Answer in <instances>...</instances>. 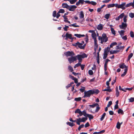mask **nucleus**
<instances>
[{"label":"nucleus","instance_id":"obj_48","mask_svg":"<svg viewBox=\"0 0 134 134\" xmlns=\"http://www.w3.org/2000/svg\"><path fill=\"white\" fill-rule=\"evenodd\" d=\"M65 12L64 9H60L59 10L58 12L59 13H63Z\"/></svg>","mask_w":134,"mask_h":134},{"label":"nucleus","instance_id":"obj_26","mask_svg":"<svg viewBox=\"0 0 134 134\" xmlns=\"http://www.w3.org/2000/svg\"><path fill=\"white\" fill-rule=\"evenodd\" d=\"M67 124L71 127H72L75 125V124L72 122H68L66 123Z\"/></svg>","mask_w":134,"mask_h":134},{"label":"nucleus","instance_id":"obj_55","mask_svg":"<svg viewBox=\"0 0 134 134\" xmlns=\"http://www.w3.org/2000/svg\"><path fill=\"white\" fill-rule=\"evenodd\" d=\"M112 104V102L111 101H110L108 103L107 105L108 107H109Z\"/></svg>","mask_w":134,"mask_h":134},{"label":"nucleus","instance_id":"obj_38","mask_svg":"<svg viewBox=\"0 0 134 134\" xmlns=\"http://www.w3.org/2000/svg\"><path fill=\"white\" fill-rule=\"evenodd\" d=\"M125 32V31L123 30H121L120 31H119L120 34L121 35V36H123L124 35V33Z\"/></svg>","mask_w":134,"mask_h":134},{"label":"nucleus","instance_id":"obj_44","mask_svg":"<svg viewBox=\"0 0 134 134\" xmlns=\"http://www.w3.org/2000/svg\"><path fill=\"white\" fill-rule=\"evenodd\" d=\"M110 53L111 54H116V50H111L110 51Z\"/></svg>","mask_w":134,"mask_h":134},{"label":"nucleus","instance_id":"obj_28","mask_svg":"<svg viewBox=\"0 0 134 134\" xmlns=\"http://www.w3.org/2000/svg\"><path fill=\"white\" fill-rule=\"evenodd\" d=\"M117 44V43L116 42H114L111 43L110 45V48H112L113 46H115Z\"/></svg>","mask_w":134,"mask_h":134},{"label":"nucleus","instance_id":"obj_37","mask_svg":"<svg viewBox=\"0 0 134 134\" xmlns=\"http://www.w3.org/2000/svg\"><path fill=\"white\" fill-rule=\"evenodd\" d=\"M121 125L120 123L119 122H118L117 123L116 127L118 129L120 128Z\"/></svg>","mask_w":134,"mask_h":134},{"label":"nucleus","instance_id":"obj_61","mask_svg":"<svg viewBox=\"0 0 134 134\" xmlns=\"http://www.w3.org/2000/svg\"><path fill=\"white\" fill-rule=\"evenodd\" d=\"M82 70H83L85 67V65L83 64L81 65H80Z\"/></svg>","mask_w":134,"mask_h":134},{"label":"nucleus","instance_id":"obj_60","mask_svg":"<svg viewBox=\"0 0 134 134\" xmlns=\"http://www.w3.org/2000/svg\"><path fill=\"white\" fill-rule=\"evenodd\" d=\"M56 15V11H54L53 13V16L54 17H55Z\"/></svg>","mask_w":134,"mask_h":134},{"label":"nucleus","instance_id":"obj_51","mask_svg":"<svg viewBox=\"0 0 134 134\" xmlns=\"http://www.w3.org/2000/svg\"><path fill=\"white\" fill-rule=\"evenodd\" d=\"M69 27L68 26L65 25V27L63 28L64 30L65 31H67L68 30V29Z\"/></svg>","mask_w":134,"mask_h":134},{"label":"nucleus","instance_id":"obj_54","mask_svg":"<svg viewBox=\"0 0 134 134\" xmlns=\"http://www.w3.org/2000/svg\"><path fill=\"white\" fill-rule=\"evenodd\" d=\"M90 4H91L93 5H95L97 3L94 2L92 1L90 2Z\"/></svg>","mask_w":134,"mask_h":134},{"label":"nucleus","instance_id":"obj_42","mask_svg":"<svg viewBox=\"0 0 134 134\" xmlns=\"http://www.w3.org/2000/svg\"><path fill=\"white\" fill-rule=\"evenodd\" d=\"M68 68V70L70 71V72H72L73 71L72 67L70 66H69Z\"/></svg>","mask_w":134,"mask_h":134},{"label":"nucleus","instance_id":"obj_22","mask_svg":"<svg viewBox=\"0 0 134 134\" xmlns=\"http://www.w3.org/2000/svg\"><path fill=\"white\" fill-rule=\"evenodd\" d=\"M124 48L125 47L124 46L119 47V46H117L116 47V49H119L120 50H123Z\"/></svg>","mask_w":134,"mask_h":134},{"label":"nucleus","instance_id":"obj_32","mask_svg":"<svg viewBox=\"0 0 134 134\" xmlns=\"http://www.w3.org/2000/svg\"><path fill=\"white\" fill-rule=\"evenodd\" d=\"M110 15V14H107L105 15L104 17L106 19H108L109 18Z\"/></svg>","mask_w":134,"mask_h":134},{"label":"nucleus","instance_id":"obj_34","mask_svg":"<svg viewBox=\"0 0 134 134\" xmlns=\"http://www.w3.org/2000/svg\"><path fill=\"white\" fill-rule=\"evenodd\" d=\"M108 53L104 52L103 54V59H105L107 57Z\"/></svg>","mask_w":134,"mask_h":134},{"label":"nucleus","instance_id":"obj_29","mask_svg":"<svg viewBox=\"0 0 134 134\" xmlns=\"http://www.w3.org/2000/svg\"><path fill=\"white\" fill-rule=\"evenodd\" d=\"M79 119L80 120L81 122H84L87 119L86 118L84 117L83 118L81 119L80 118H79Z\"/></svg>","mask_w":134,"mask_h":134},{"label":"nucleus","instance_id":"obj_31","mask_svg":"<svg viewBox=\"0 0 134 134\" xmlns=\"http://www.w3.org/2000/svg\"><path fill=\"white\" fill-rule=\"evenodd\" d=\"M97 105H98V104L97 103H95L94 104H93L92 105H89V106L90 107L92 108H93Z\"/></svg>","mask_w":134,"mask_h":134},{"label":"nucleus","instance_id":"obj_49","mask_svg":"<svg viewBox=\"0 0 134 134\" xmlns=\"http://www.w3.org/2000/svg\"><path fill=\"white\" fill-rule=\"evenodd\" d=\"M129 102H132L134 101V98L131 97L129 99Z\"/></svg>","mask_w":134,"mask_h":134},{"label":"nucleus","instance_id":"obj_18","mask_svg":"<svg viewBox=\"0 0 134 134\" xmlns=\"http://www.w3.org/2000/svg\"><path fill=\"white\" fill-rule=\"evenodd\" d=\"M119 67L120 68L123 69L124 68H127L126 66L124 63H122L121 65H119Z\"/></svg>","mask_w":134,"mask_h":134},{"label":"nucleus","instance_id":"obj_16","mask_svg":"<svg viewBox=\"0 0 134 134\" xmlns=\"http://www.w3.org/2000/svg\"><path fill=\"white\" fill-rule=\"evenodd\" d=\"M77 38H80L81 37H83L85 36L84 35H81L80 34H75L74 35Z\"/></svg>","mask_w":134,"mask_h":134},{"label":"nucleus","instance_id":"obj_64","mask_svg":"<svg viewBox=\"0 0 134 134\" xmlns=\"http://www.w3.org/2000/svg\"><path fill=\"white\" fill-rule=\"evenodd\" d=\"M122 38L123 39L125 40H126L127 39V38L126 36H124L122 37Z\"/></svg>","mask_w":134,"mask_h":134},{"label":"nucleus","instance_id":"obj_20","mask_svg":"<svg viewBox=\"0 0 134 134\" xmlns=\"http://www.w3.org/2000/svg\"><path fill=\"white\" fill-rule=\"evenodd\" d=\"M86 116L88 117L89 119L90 120H91V119H93V115L91 114H86Z\"/></svg>","mask_w":134,"mask_h":134},{"label":"nucleus","instance_id":"obj_62","mask_svg":"<svg viewBox=\"0 0 134 134\" xmlns=\"http://www.w3.org/2000/svg\"><path fill=\"white\" fill-rule=\"evenodd\" d=\"M90 126V124L88 122H87L85 125V127H87Z\"/></svg>","mask_w":134,"mask_h":134},{"label":"nucleus","instance_id":"obj_17","mask_svg":"<svg viewBox=\"0 0 134 134\" xmlns=\"http://www.w3.org/2000/svg\"><path fill=\"white\" fill-rule=\"evenodd\" d=\"M84 14L83 11H81L79 14V17L80 19H82L84 18Z\"/></svg>","mask_w":134,"mask_h":134},{"label":"nucleus","instance_id":"obj_40","mask_svg":"<svg viewBox=\"0 0 134 134\" xmlns=\"http://www.w3.org/2000/svg\"><path fill=\"white\" fill-rule=\"evenodd\" d=\"M96 106V108L95 111L96 112H97L99 111V110L100 109V107L99 106V105H98H98H97Z\"/></svg>","mask_w":134,"mask_h":134},{"label":"nucleus","instance_id":"obj_5","mask_svg":"<svg viewBox=\"0 0 134 134\" xmlns=\"http://www.w3.org/2000/svg\"><path fill=\"white\" fill-rule=\"evenodd\" d=\"M82 43H80L79 42H77L73 44V45L75 47L78 46L81 49H84L85 47V44L82 45Z\"/></svg>","mask_w":134,"mask_h":134},{"label":"nucleus","instance_id":"obj_2","mask_svg":"<svg viewBox=\"0 0 134 134\" xmlns=\"http://www.w3.org/2000/svg\"><path fill=\"white\" fill-rule=\"evenodd\" d=\"M94 93V91L92 90H89L87 91L84 92V95L83 96L84 98L89 97L91 95L93 94Z\"/></svg>","mask_w":134,"mask_h":134},{"label":"nucleus","instance_id":"obj_14","mask_svg":"<svg viewBox=\"0 0 134 134\" xmlns=\"http://www.w3.org/2000/svg\"><path fill=\"white\" fill-rule=\"evenodd\" d=\"M69 5L66 3H63L62 4V7L63 8H66L68 9Z\"/></svg>","mask_w":134,"mask_h":134},{"label":"nucleus","instance_id":"obj_47","mask_svg":"<svg viewBox=\"0 0 134 134\" xmlns=\"http://www.w3.org/2000/svg\"><path fill=\"white\" fill-rule=\"evenodd\" d=\"M118 114L121 113L122 114H123V110H122L120 109H119L118 110Z\"/></svg>","mask_w":134,"mask_h":134},{"label":"nucleus","instance_id":"obj_7","mask_svg":"<svg viewBox=\"0 0 134 134\" xmlns=\"http://www.w3.org/2000/svg\"><path fill=\"white\" fill-rule=\"evenodd\" d=\"M77 8V7L75 5H69L68 9L71 11H74Z\"/></svg>","mask_w":134,"mask_h":134},{"label":"nucleus","instance_id":"obj_45","mask_svg":"<svg viewBox=\"0 0 134 134\" xmlns=\"http://www.w3.org/2000/svg\"><path fill=\"white\" fill-rule=\"evenodd\" d=\"M130 36L132 38H134V32L132 31H131L130 32Z\"/></svg>","mask_w":134,"mask_h":134},{"label":"nucleus","instance_id":"obj_13","mask_svg":"<svg viewBox=\"0 0 134 134\" xmlns=\"http://www.w3.org/2000/svg\"><path fill=\"white\" fill-rule=\"evenodd\" d=\"M130 6H132L133 7H134V0L133 1V2H131L126 4L125 5V7H128Z\"/></svg>","mask_w":134,"mask_h":134},{"label":"nucleus","instance_id":"obj_53","mask_svg":"<svg viewBox=\"0 0 134 134\" xmlns=\"http://www.w3.org/2000/svg\"><path fill=\"white\" fill-rule=\"evenodd\" d=\"M88 73L90 75H92L93 74V71L92 70H89L88 71Z\"/></svg>","mask_w":134,"mask_h":134},{"label":"nucleus","instance_id":"obj_3","mask_svg":"<svg viewBox=\"0 0 134 134\" xmlns=\"http://www.w3.org/2000/svg\"><path fill=\"white\" fill-rule=\"evenodd\" d=\"M77 58L78 60H79V62L81 63L82 60V58L87 57V56L86 54L84 53L82 54H78L77 56H75Z\"/></svg>","mask_w":134,"mask_h":134},{"label":"nucleus","instance_id":"obj_63","mask_svg":"<svg viewBox=\"0 0 134 134\" xmlns=\"http://www.w3.org/2000/svg\"><path fill=\"white\" fill-rule=\"evenodd\" d=\"M105 130H103L100 131L98 132V133L99 134H102L104 133L105 132Z\"/></svg>","mask_w":134,"mask_h":134},{"label":"nucleus","instance_id":"obj_21","mask_svg":"<svg viewBox=\"0 0 134 134\" xmlns=\"http://www.w3.org/2000/svg\"><path fill=\"white\" fill-rule=\"evenodd\" d=\"M124 70V73L121 75V77H124L126 75L127 71V68H125Z\"/></svg>","mask_w":134,"mask_h":134},{"label":"nucleus","instance_id":"obj_33","mask_svg":"<svg viewBox=\"0 0 134 134\" xmlns=\"http://www.w3.org/2000/svg\"><path fill=\"white\" fill-rule=\"evenodd\" d=\"M76 23H75L73 24L69 25V26H72L75 27H79V26L78 25H76Z\"/></svg>","mask_w":134,"mask_h":134},{"label":"nucleus","instance_id":"obj_15","mask_svg":"<svg viewBox=\"0 0 134 134\" xmlns=\"http://www.w3.org/2000/svg\"><path fill=\"white\" fill-rule=\"evenodd\" d=\"M97 28L98 30H102L103 28V26L101 24H100L98 25Z\"/></svg>","mask_w":134,"mask_h":134},{"label":"nucleus","instance_id":"obj_41","mask_svg":"<svg viewBox=\"0 0 134 134\" xmlns=\"http://www.w3.org/2000/svg\"><path fill=\"white\" fill-rule=\"evenodd\" d=\"M129 16L131 18L134 17V13H130L129 14Z\"/></svg>","mask_w":134,"mask_h":134},{"label":"nucleus","instance_id":"obj_58","mask_svg":"<svg viewBox=\"0 0 134 134\" xmlns=\"http://www.w3.org/2000/svg\"><path fill=\"white\" fill-rule=\"evenodd\" d=\"M80 111H81L79 109H77L75 111V113H79L80 112Z\"/></svg>","mask_w":134,"mask_h":134},{"label":"nucleus","instance_id":"obj_59","mask_svg":"<svg viewBox=\"0 0 134 134\" xmlns=\"http://www.w3.org/2000/svg\"><path fill=\"white\" fill-rule=\"evenodd\" d=\"M85 87H83L82 88H80V91L82 92H83L85 90Z\"/></svg>","mask_w":134,"mask_h":134},{"label":"nucleus","instance_id":"obj_8","mask_svg":"<svg viewBox=\"0 0 134 134\" xmlns=\"http://www.w3.org/2000/svg\"><path fill=\"white\" fill-rule=\"evenodd\" d=\"M68 60L70 64L72 62L74 61H76L77 60L76 57H71L68 58Z\"/></svg>","mask_w":134,"mask_h":134},{"label":"nucleus","instance_id":"obj_10","mask_svg":"<svg viewBox=\"0 0 134 134\" xmlns=\"http://www.w3.org/2000/svg\"><path fill=\"white\" fill-rule=\"evenodd\" d=\"M125 15V14L124 13H122L118 17H116L115 19L116 21H118L120 19H122Z\"/></svg>","mask_w":134,"mask_h":134},{"label":"nucleus","instance_id":"obj_50","mask_svg":"<svg viewBox=\"0 0 134 134\" xmlns=\"http://www.w3.org/2000/svg\"><path fill=\"white\" fill-rule=\"evenodd\" d=\"M86 21H93V20L92 19H91L89 18H88L86 19Z\"/></svg>","mask_w":134,"mask_h":134},{"label":"nucleus","instance_id":"obj_56","mask_svg":"<svg viewBox=\"0 0 134 134\" xmlns=\"http://www.w3.org/2000/svg\"><path fill=\"white\" fill-rule=\"evenodd\" d=\"M77 121L76 122V123L78 125H79L80 124V122H81L80 120L79 119H77Z\"/></svg>","mask_w":134,"mask_h":134},{"label":"nucleus","instance_id":"obj_35","mask_svg":"<svg viewBox=\"0 0 134 134\" xmlns=\"http://www.w3.org/2000/svg\"><path fill=\"white\" fill-rule=\"evenodd\" d=\"M107 88L105 89L104 90H103V91H107L109 92H110L111 91V90L110 88Z\"/></svg>","mask_w":134,"mask_h":134},{"label":"nucleus","instance_id":"obj_43","mask_svg":"<svg viewBox=\"0 0 134 134\" xmlns=\"http://www.w3.org/2000/svg\"><path fill=\"white\" fill-rule=\"evenodd\" d=\"M81 63H80V62H79L78 63L76 64L75 65V66H74V67L75 68H76V67H78L79 66H80L81 65Z\"/></svg>","mask_w":134,"mask_h":134},{"label":"nucleus","instance_id":"obj_25","mask_svg":"<svg viewBox=\"0 0 134 134\" xmlns=\"http://www.w3.org/2000/svg\"><path fill=\"white\" fill-rule=\"evenodd\" d=\"M116 97H118L119 96V90L118 89V88L117 87H116Z\"/></svg>","mask_w":134,"mask_h":134},{"label":"nucleus","instance_id":"obj_24","mask_svg":"<svg viewBox=\"0 0 134 134\" xmlns=\"http://www.w3.org/2000/svg\"><path fill=\"white\" fill-rule=\"evenodd\" d=\"M128 17V16L127 15H125L123 17V21L124 22V23H126V22H127V18Z\"/></svg>","mask_w":134,"mask_h":134},{"label":"nucleus","instance_id":"obj_27","mask_svg":"<svg viewBox=\"0 0 134 134\" xmlns=\"http://www.w3.org/2000/svg\"><path fill=\"white\" fill-rule=\"evenodd\" d=\"M77 0H69V2L71 4H74L77 1Z\"/></svg>","mask_w":134,"mask_h":134},{"label":"nucleus","instance_id":"obj_30","mask_svg":"<svg viewBox=\"0 0 134 134\" xmlns=\"http://www.w3.org/2000/svg\"><path fill=\"white\" fill-rule=\"evenodd\" d=\"M105 115L106 113H104L102 115V116L101 118H100V120L101 121H102L103 120Z\"/></svg>","mask_w":134,"mask_h":134},{"label":"nucleus","instance_id":"obj_1","mask_svg":"<svg viewBox=\"0 0 134 134\" xmlns=\"http://www.w3.org/2000/svg\"><path fill=\"white\" fill-rule=\"evenodd\" d=\"M98 39L101 41L100 43L103 44L104 42H106L108 40V37L105 34L103 33L102 35V36H98Z\"/></svg>","mask_w":134,"mask_h":134},{"label":"nucleus","instance_id":"obj_36","mask_svg":"<svg viewBox=\"0 0 134 134\" xmlns=\"http://www.w3.org/2000/svg\"><path fill=\"white\" fill-rule=\"evenodd\" d=\"M111 32L114 35H115V34H116L115 31L114 30V28H111Z\"/></svg>","mask_w":134,"mask_h":134},{"label":"nucleus","instance_id":"obj_6","mask_svg":"<svg viewBox=\"0 0 134 134\" xmlns=\"http://www.w3.org/2000/svg\"><path fill=\"white\" fill-rule=\"evenodd\" d=\"M64 54L67 57H72L75 55V54L72 52L68 51L64 53Z\"/></svg>","mask_w":134,"mask_h":134},{"label":"nucleus","instance_id":"obj_19","mask_svg":"<svg viewBox=\"0 0 134 134\" xmlns=\"http://www.w3.org/2000/svg\"><path fill=\"white\" fill-rule=\"evenodd\" d=\"M133 54L132 53H130L128 55V57L127 59V62L130 60V59L133 56Z\"/></svg>","mask_w":134,"mask_h":134},{"label":"nucleus","instance_id":"obj_23","mask_svg":"<svg viewBox=\"0 0 134 134\" xmlns=\"http://www.w3.org/2000/svg\"><path fill=\"white\" fill-rule=\"evenodd\" d=\"M110 49V47H107L105 49L104 52L108 53Z\"/></svg>","mask_w":134,"mask_h":134},{"label":"nucleus","instance_id":"obj_9","mask_svg":"<svg viewBox=\"0 0 134 134\" xmlns=\"http://www.w3.org/2000/svg\"><path fill=\"white\" fill-rule=\"evenodd\" d=\"M127 27V24L126 23L122 22L121 25L119 26V27L121 29L125 30Z\"/></svg>","mask_w":134,"mask_h":134},{"label":"nucleus","instance_id":"obj_52","mask_svg":"<svg viewBox=\"0 0 134 134\" xmlns=\"http://www.w3.org/2000/svg\"><path fill=\"white\" fill-rule=\"evenodd\" d=\"M84 125L83 124H82L81 125L79 126L78 128V130H80L81 128H83L84 127Z\"/></svg>","mask_w":134,"mask_h":134},{"label":"nucleus","instance_id":"obj_39","mask_svg":"<svg viewBox=\"0 0 134 134\" xmlns=\"http://www.w3.org/2000/svg\"><path fill=\"white\" fill-rule=\"evenodd\" d=\"M114 6L115 4H109L108 5V8H109L113 7H114Z\"/></svg>","mask_w":134,"mask_h":134},{"label":"nucleus","instance_id":"obj_4","mask_svg":"<svg viewBox=\"0 0 134 134\" xmlns=\"http://www.w3.org/2000/svg\"><path fill=\"white\" fill-rule=\"evenodd\" d=\"M91 36L92 38L94 40V46L97 47L98 45L97 44V36L95 32L92 34Z\"/></svg>","mask_w":134,"mask_h":134},{"label":"nucleus","instance_id":"obj_11","mask_svg":"<svg viewBox=\"0 0 134 134\" xmlns=\"http://www.w3.org/2000/svg\"><path fill=\"white\" fill-rule=\"evenodd\" d=\"M66 38L65 40H67L68 38L72 40L73 38L72 37V35L71 34H69L68 33H66L65 35Z\"/></svg>","mask_w":134,"mask_h":134},{"label":"nucleus","instance_id":"obj_57","mask_svg":"<svg viewBox=\"0 0 134 134\" xmlns=\"http://www.w3.org/2000/svg\"><path fill=\"white\" fill-rule=\"evenodd\" d=\"M86 42H87L88 40V37L87 35H86V37L85 38Z\"/></svg>","mask_w":134,"mask_h":134},{"label":"nucleus","instance_id":"obj_12","mask_svg":"<svg viewBox=\"0 0 134 134\" xmlns=\"http://www.w3.org/2000/svg\"><path fill=\"white\" fill-rule=\"evenodd\" d=\"M126 3L124 2L123 3L119 5L118 8H121L123 10L125 9V7L124 6L126 5Z\"/></svg>","mask_w":134,"mask_h":134},{"label":"nucleus","instance_id":"obj_46","mask_svg":"<svg viewBox=\"0 0 134 134\" xmlns=\"http://www.w3.org/2000/svg\"><path fill=\"white\" fill-rule=\"evenodd\" d=\"M81 97H79L78 98H75V100L76 101H80L81 100Z\"/></svg>","mask_w":134,"mask_h":134}]
</instances>
